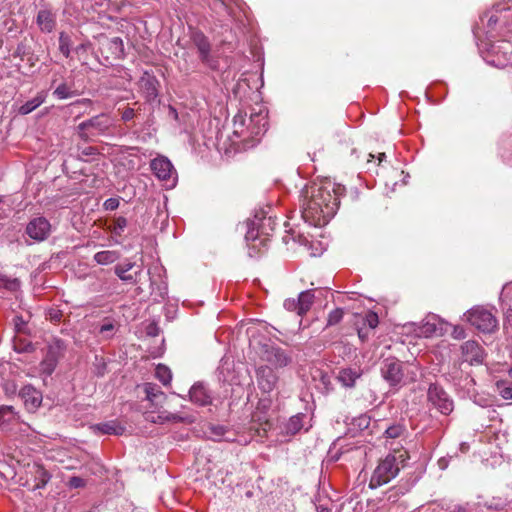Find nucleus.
I'll use <instances>...</instances> for the list:
<instances>
[{
  "mask_svg": "<svg viewBox=\"0 0 512 512\" xmlns=\"http://www.w3.org/2000/svg\"><path fill=\"white\" fill-rule=\"evenodd\" d=\"M344 187L329 180L313 183L303 192L302 218L307 224H328L335 216Z\"/></svg>",
  "mask_w": 512,
  "mask_h": 512,
  "instance_id": "obj_1",
  "label": "nucleus"
},
{
  "mask_svg": "<svg viewBox=\"0 0 512 512\" xmlns=\"http://www.w3.org/2000/svg\"><path fill=\"white\" fill-rule=\"evenodd\" d=\"M418 370L417 364L403 362L396 357H387L382 360L380 365L381 377L394 391L416 382Z\"/></svg>",
  "mask_w": 512,
  "mask_h": 512,
  "instance_id": "obj_2",
  "label": "nucleus"
},
{
  "mask_svg": "<svg viewBox=\"0 0 512 512\" xmlns=\"http://www.w3.org/2000/svg\"><path fill=\"white\" fill-rule=\"evenodd\" d=\"M409 459V453L405 449H394L393 452L388 453L379 460L370 478L369 487L375 489L389 483L407 467Z\"/></svg>",
  "mask_w": 512,
  "mask_h": 512,
  "instance_id": "obj_3",
  "label": "nucleus"
},
{
  "mask_svg": "<svg viewBox=\"0 0 512 512\" xmlns=\"http://www.w3.org/2000/svg\"><path fill=\"white\" fill-rule=\"evenodd\" d=\"M506 29L508 33L512 34V5L498 6L495 13H492L487 21L486 37L488 41L496 38L498 35L505 36L500 31Z\"/></svg>",
  "mask_w": 512,
  "mask_h": 512,
  "instance_id": "obj_4",
  "label": "nucleus"
},
{
  "mask_svg": "<svg viewBox=\"0 0 512 512\" xmlns=\"http://www.w3.org/2000/svg\"><path fill=\"white\" fill-rule=\"evenodd\" d=\"M150 169L166 189H173L176 186L178 175L172 162L167 157L159 155L152 159Z\"/></svg>",
  "mask_w": 512,
  "mask_h": 512,
  "instance_id": "obj_5",
  "label": "nucleus"
},
{
  "mask_svg": "<svg viewBox=\"0 0 512 512\" xmlns=\"http://www.w3.org/2000/svg\"><path fill=\"white\" fill-rule=\"evenodd\" d=\"M113 118L106 113L96 115L78 125L79 135L82 139L91 136L104 135L113 126Z\"/></svg>",
  "mask_w": 512,
  "mask_h": 512,
  "instance_id": "obj_6",
  "label": "nucleus"
},
{
  "mask_svg": "<svg viewBox=\"0 0 512 512\" xmlns=\"http://www.w3.org/2000/svg\"><path fill=\"white\" fill-rule=\"evenodd\" d=\"M467 321L484 333H490L497 327V319L487 309L477 306L470 309L466 314Z\"/></svg>",
  "mask_w": 512,
  "mask_h": 512,
  "instance_id": "obj_7",
  "label": "nucleus"
},
{
  "mask_svg": "<svg viewBox=\"0 0 512 512\" xmlns=\"http://www.w3.org/2000/svg\"><path fill=\"white\" fill-rule=\"evenodd\" d=\"M427 398L428 402L443 415H449L454 409L453 400L443 387L436 383L429 386Z\"/></svg>",
  "mask_w": 512,
  "mask_h": 512,
  "instance_id": "obj_8",
  "label": "nucleus"
},
{
  "mask_svg": "<svg viewBox=\"0 0 512 512\" xmlns=\"http://www.w3.org/2000/svg\"><path fill=\"white\" fill-rule=\"evenodd\" d=\"M233 137L231 139V150L236 152L249 146L246 142L251 139V135L246 124V116L241 112L233 118Z\"/></svg>",
  "mask_w": 512,
  "mask_h": 512,
  "instance_id": "obj_9",
  "label": "nucleus"
},
{
  "mask_svg": "<svg viewBox=\"0 0 512 512\" xmlns=\"http://www.w3.org/2000/svg\"><path fill=\"white\" fill-rule=\"evenodd\" d=\"M193 45L198 51L200 61L211 69L218 66L217 59L211 53V44L208 38L199 30H195L191 34Z\"/></svg>",
  "mask_w": 512,
  "mask_h": 512,
  "instance_id": "obj_10",
  "label": "nucleus"
},
{
  "mask_svg": "<svg viewBox=\"0 0 512 512\" xmlns=\"http://www.w3.org/2000/svg\"><path fill=\"white\" fill-rule=\"evenodd\" d=\"M268 228L273 230L272 226H248V230L245 234V240L249 249L261 252L262 248H265L268 242V234L264 233V229Z\"/></svg>",
  "mask_w": 512,
  "mask_h": 512,
  "instance_id": "obj_11",
  "label": "nucleus"
},
{
  "mask_svg": "<svg viewBox=\"0 0 512 512\" xmlns=\"http://www.w3.org/2000/svg\"><path fill=\"white\" fill-rule=\"evenodd\" d=\"M462 360L470 365H479L484 362L485 351L483 347L474 340H469L461 345Z\"/></svg>",
  "mask_w": 512,
  "mask_h": 512,
  "instance_id": "obj_12",
  "label": "nucleus"
},
{
  "mask_svg": "<svg viewBox=\"0 0 512 512\" xmlns=\"http://www.w3.org/2000/svg\"><path fill=\"white\" fill-rule=\"evenodd\" d=\"M256 380L258 388L263 393H270L277 386L278 375L271 367L262 365L256 369Z\"/></svg>",
  "mask_w": 512,
  "mask_h": 512,
  "instance_id": "obj_13",
  "label": "nucleus"
},
{
  "mask_svg": "<svg viewBox=\"0 0 512 512\" xmlns=\"http://www.w3.org/2000/svg\"><path fill=\"white\" fill-rule=\"evenodd\" d=\"M158 86L159 82L157 78L148 72H144L138 82L139 92L147 102H152L157 99L159 94Z\"/></svg>",
  "mask_w": 512,
  "mask_h": 512,
  "instance_id": "obj_14",
  "label": "nucleus"
},
{
  "mask_svg": "<svg viewBox=\"0 0 512 512\" xmlns=\"http://www.w3.org/2000/svg\"><path fill=\"white\" fill-rule=\"evenodd\" d=\"M264 359L276 368L286 367L292 361V357L287 351L273 345L265 347Z\"/></svg>",
  "mask_w": 512,
  "mask_h": 512,
  "instance_id": "obj_15",
  "label": "nucleus"
},
{
  "mask_svg": "<svg viewBox=\"0 0 512 512\" xmlns=\"http://www.w3.org/2000/svg\"><path fill=\"white\" fill-rule=\"evenodd\" d=\"M19 396L24 401L25 407L29 411H34L42 403V393L36 390L32 385H25L19 391Z\"/></svg>",
  "mask_w": 512,
  "mask_h": 512,
  "instance_id": "obj_16",
  "label": "nucleus"
},
{
  "mask_svg": "<svg viewBox=\"0 0 512 512\" xmlns=\"http://www.w3.org/2000/svg\"><path fill=\"white\" fill-rule=\"evenodd\" d=\"M268 121L267 114L263 111L252 113L249 117V131L251 140L264 134L267 131Z\"/></svg>",
  "mask_w": 512,
  "mask_h": 512,
  "instance_id": "obj_17",
  "label": "nucleus"
},
{
  "mask_svg": "<svg viewBox=\"0 0 512 512\" xmlns=\"http://www.w3.org/2000/svg\"><path fill=\"white\" fill-rule=\"evenodd\" d=\"M362 374L360 367H346L339 370L337 379L344 387L353 388Z\"/></svg>",
  "mask_w": 512,
  "mask_h": 512,
  "instance_id": "obj_18",
  "label": "nucleus"
},
{
  "mask_svg": "<svg viewBox=\"0 0 512 512\" xmlns=\"http://www.w3.org/2000/svg\"><path fill=\"white\" fill-rule=\"evenodd\" d=\"M189 395L190 400L199 406H207L212 403L210 393L201 383L194 384L189 391Z\"/></svg>",
  "mask_w": 512,
  "mask_h": 512,
  "instance_id": "obj_19",
  "label": "nucleus"
},
{
  "mask_svg": "<svg viewBox=\"0 0 512 512\" xmlns=\"http://www.w3.org/2000/svg\"><path fill=\"white\" fill-rule=\"evenodd\" d=\"M36 23L44 33H51L56 26V15L48 9L38 11Z\"/></svg>",
  "mask_w": 512,
  "mask_h": 512,
  "instance_id": "obj_20",
  "label": "nucleus"
},
{
  "mask_svg": "<svg viewBox=\"0 0 512 512\" xmlns=\"http://www.w3.org/2000/svg\"><path fill=\"white\" fill-rule=\"evenodd\" d=\"M92 429L101 435H122L125 432V427L117 420L95 424Z\"/></svg>",
  "mask_w": 512,
  "mask_h": 512,
  "instance_id": "obj_21",
  "label": "nucleus"
},
{
  "mask_svg": "<svg viewBox=\"0 0 512 512\" xmlns=\"http://www.w3.org/2000/svg\"><path fill=\"white\" fill-rule=\"evenodd\" d=\"M147 420L155 424H164L166 422L173 423H190L192 420L188 416H181L176 413H170L168 411H162L158 415L148 416Z\"/></svg>",
  "mask_w": 512,
  "mask_h": 512,
  "instance_id": "obj_22",
  "label": "nucleus"
},
{
  "mask_svg": "<svg viewBox=\"0 0 512 512\" xmlns=\"http://www.w3.org/2000/svg\"><path fill=\"white\" fill-rule=\"evenodd\" d=\"M417 482V478H414L411 481H407L403 484H399L397 486H394L390 488L385 493V498L390 503H396L400 496L405 495L407 492L410 491V489L414 486V484Z\"/></svg>",
  "mask_w": 512,
  "mask_h": 512,
  "instance_id": "obj_23",
  "label": "nucleus"
},
{
  "mask_svg": "<svg viewBox=\"0 0 512 512\" xmlns=\"http://www.w3.org/2000/svg\"><path fill=\"white\" fill-rule=\"evenodd\" d=\"M65 351V342L61 339H54L51 343L48 344L44 357L58 364L59 360L64 356Z\"/></svg>",
  "mask_w": 512,
  "mask_h": 512,
  "instance_id": "obj_24",
  "label": "nucleus"
},
{
  "mask_svg": "<svg viewBox=\"0 0 512 512\" xmlns=\"http://www.w3.org/2000/svg\"><path fill=\"white\" fill-rule=\"evenodd\" d=\"M407 428L401 422H395L388 427L383 432V438L385 439V443H388L389 439H401L407 436Z\"/></svg>",
  "mask_w": 512,
  "mask_h": 512,
  "instance_id": "obj_25",
  "label": "nucleus"
},
{
  "mask_svg": "<svg viewBox=\"0 0 512 512\" xmlns=\"http://www.w3.org/2000/svg\"><path fill=\"white\" fill-rule=\"evenodd\" d=\"M34 485L32 490L42 489L51 479V474L40 464L33 466Z\"/></svg>",
  "mask_w": 512,
  "mask_h": 512,
  "instance_id": "obj_26",
  "label": "nucleus"
},
{
  "mask_svg": "<svg viewBox=\"0 0 512 512\" xmlns=\"http://www.w3.org/2000/svg\"><path fill=\"white\" fill-rule=\"evenodd\" d=\"M306 415L304 413H298L289 418L284 425V433L288 436L296 435L300 432L304 426V419Z\"/></svg>",
  "mask_w": 512,
  "mask_h": 512,
  "instance_id": "obj_27",
  "label": "nucleus"
},
{
  "mask_svg": "<svg viewBox=\"0 0 512 512\" xmlns=\"http://www.w3.org/2000/svg\"><path fill=\"white\" fill-rule=\"evenodd\" d=\"M18 413L13 406L2 405L0 406V429H6L14 424L17 420Z\"/></svg>",
  "mask_w": 512,
  "mask_h": 512,
  "instance_id": "obj_28",
  "label": "nucleus"
},
{
  "mask_svg": "<svg viewBox=\"0 0 512 512\" xmlns=\"http://www.w3.org/2000/svg\"><path fill=\"white\" fill-rule=\"evenodd\" d=\"M315 295L313 290H306L299 294L297 298L298 315H305L314 303Z\"/></svg>",
  "mask_w": 512,
  "mask_h": 512,
  "instance_id": "obj_29",
  "label": "nucleus"
},
{
  "mask_svg": "<svg viewBox=\"0 0 512 512\" xmlns=\"http://www.w3.org/2000/svg\"><path fill=\"white\" fill-rule=\"evenodd\" d=\"M208 433H209L208 438L215 442H219V441L231 442L234 440L233 438H231L228 435L230 433V431L223 425L210 424L208 426Z\"/></svg>",
  "mask_w": 512,
  "mask_h": 512,
  "instance_id": "obj_30",
  "label": "nucleus"
},
{
  "mask_svg": "<svg viewBox=\"0 0 512 512\" xmlns=\"http://www.w3.org/2000/svg\"><path fill=\"white\" fill-rule=\"evenodd\" d=\"M51 226H26L25 233L29 236L33 241H43L45 240L51 233Z\"/></svg>",
  "mask_w": 512,
  "mask_h": 512,
  "instance_id": "obj_31",
  "label": "nucleus"
},
{
  "mask_svg": "<svg viewBox=\"0 0 512 512\" xmlns=\"http://www.w3.org/2000/svg\"><path fill=\"white\" fill-rule=\"evenodd\" d=\"M46 99V94L44 92H39L34 98L26 101L19 108V113L22 115H27L38 108L42 103H44Z\"/></svg>",
  "mask_w": 512,
  "mask_h": 512,
  "instance_id": "obj_32",
  "label": "nucleus"
},
{
  "mask_svg": "<svg viewBox=\"0 0 512 512\" xmlns=\"http://www.w3.org/2000/svg\"><path fill=\"white\" fill-rule=\"evenodd\" d=\"M120 258V253L115 250H104L94 255V260L99 265L112 264Z\"/></svg>",
  "mask_w": 512,
  "mask_h": 512,
  "instance_id": "obj_33",
  "label": "nucleus"
},
{
  "mask_svg": "<svg viewBox=\"0 0 512 512\" xmlns=\"http://www.w3.org/2000/svg\"><path fill=\"white\" fill-rule=\"evenodd\" d=\"M134 267V263L127 262L123 264H117L114 267L115 274L124 282L133 283L135 282V278L132 274H127Z\"/></svg>",
  "mask_w": 512,
  "mask_h": 512,
  "instance_id": "obj_34",
  "label": "nucleus"
},
{
  "mask_svg": "<svg viewBox=\"0 0 512 512\" xmlns=\"http://www.w3.org/2000/svg\"><path fill=\"white\" fill-rule=\"evenodd\" d=\"M144 392L146 393L147 400H149L152 404L157 403L158 398L165 397V394L162 392L160 387L154 383H145Z\"/></svg>",
  "mask_w": 512,
  "mask_h": 512,
  "instance_id": "obj_35",
  "label": "nucleus"
},
{
  "mask_svg": "<svg viewBox=\"0 0 512 512\" xmlns=\"http://www.w3.org/2000/svg\"><path fill=\"white\" fill-rule=\"evenodd\" d=\"M272 208L267 206L264 208H259L255 210L253 219H248L246 224H262L263 221L268 219L269 221L272 220L273 216L271 214Z\"/></svg>",
  "mask_w": 512,
  "mask_h": 512,
  "instance_id": "obj_36",
  "label": "nucleus"
},
{
  "mask_svg": "<svg viewBox=\"0 0 512 512\" xmlns=\"http://www.w3.org/2000/svg\"><path fill=\"white\" fill-rule=\"evenodd\" d=\"M437 331V323L434 316L423 321L421 326L419 327L420 335L424 337H431Z\"/></svg>",
  "mask_w": 512,
  "mask_h": 512,
  "instance_id": "obj_37",
  "label": "nucleus"
},
{
  "mask_svg": "<svg viewBox=\"0 0 512 512\" xmlns=\"http://www.w3.org/2000/svg\"><path fill=\"white\" fill-rule=\"evenodd\" d=\"M155 376L163 385L170 384L172 379L171 370L164 364L157 365L155 369Z\"/></svg>",
  "mask_w": 512,
  "mask_h": 512,
  "instance_id": "obj_38",
  "label": "nucleus"
},
{
  "mask_svg": "<svg viewBox=\"0 0 512 512\" xmlns=\"http://www.w3.org/2000/svg\"><path fill=\"white\" fill-rule=\"evenodd\" d=\"M53 95L60 100L68 99L76 95L75 91L71 89L70 86H68L65 83L60 84L56 87V89L53 91Z\"/></svg>",
  "mask_w": 512,
  "mask_h": 512,
  "instance_id": "obj_39",
  "label": "nucleus"
},
{
  "mask_svg": "<svg viewBox=\"0 0 512 512\" xmlns=\"http://www.w3.org/2000/svg\"><path fill=\"white\" fill-rule=\"evenodd\" d=\"M252 421L254 423H258L260 428L264 431H267L272 427V423L268 417V415L259 413V411H254L252 413Z\"/></svg>",
  "mask_w": 512,
  "mask_h": 512,
  "instance_id": "obj_40",
  "label": "nucleus"
},
{
  "mask_svg": "<svg viewBox=\"0 0 512 512\" xmlns=\"http://www.w3.org/2000/svg\"><path fill=\"white\" fill-rule=\"evenodd\" d=\"M71 38L68 34L65 32H60L59 34V50L65 56L68 58L70 56L71 50Z\"/></svg>",
  "mask_w": 512,
  "mask_h": 512,
  "instance_id": "obj_41",
  "label": "nucleus"
},
{
  "mask_svg": "<svg viewBox=\"0 0 512 512\" xmlns=\"http://www.w3.org/2000/svg\"><path fill=\"white\" fill-rule=\"evenodd\" d=\"M496 386L502 398L512 400V382L498 381Z\"/></svg>",
  "mask_w": 512,
  "mask_h": 512,
  "instance_id": "obj_42",
  "label": "nucleus"
},
{
  "mask_svg": "<svg viewBox=\"0 0 512 512\" xmlns=\"http://www.w3.org/2000/svg\"><path fill=\"white\" fill-rule=\"evenodd\" d=\"M13 347L18 353H29L34 351L33 344L26 339H15Z\"/></svg>",
  "mask_w": 512,
  "mask_h": 512,
  "instance_id": "obj_43",
  "label": "nucleus"
},
{
  "mask_svg": "<svg viewBox=\"0 0 512 512\" xmlns=\"http://www.w3.org/2000/svg\"><path fill=\"white\" fill-rule=\"evenodd\" d=\"M379 324V317L377 313L368 311L363 317V326L374 330Z\"/></svg>",
  "mask_w": 512,
  "mask_h": 512,
  "instance_id": "obj_44",
  "label": "nucleus"
},
{
  "mask_svg": "<svg viewBox=\"0 0 512 512\" xmlns=\"http://www.w3.org/2000/svg\"><path fill=\"white\" fill-rule=\"evenodd\" d=\"M344 316V310L342 308H336L332 310L327 317V326H334L340 323Z\"/></svg>",
  "mask_w": 512,
  "mask_h": 512,
  "instance_id": "obj_45",
  "label": "nucleus"
},
{
  "mask_svg": "<svg viewBox=\"0 0 512 512\" xmlns=\"http://www.w3.org/2000/svg\"><path fill=\"white\" fill-rule=\"evenodd\" d=\"M58 364L53 362L52 360H48L47 358H43L40 362L39 369L41 374L45 376H50L55 371Z\"/></svg>",
  "mask_w": 512,
  "mask_h": 512,
  "instance_id": "obj_46",
  "label": "nucleus"
},
{
  "mask_svg": "<svg viewBox=\"0 0 512 512\" xmlns=\"http://www.w3.org/2000/svg\"><path fill=\"white\" fill-rule=\"evenodd\" d=\"M507 504L508 503H507L506 499L493 498L491 501L487 502L485 504V506L488 509H493V510H496V511H501V510L506 508Z\"/></svg>",
  "mask_w": 512,
  "mask_h": 512,
  "instance_id": "obj_47",
  "label": "nucleus"
},
{
  "mask_svg": "<svg viewBox=\"0 0 512 512\" xmlns=\"http://www.w3.org/2000/svg\"><path fill=\"white\" fill-rule=\"evenodd\" d=\"M0 286L4 287L5 289L14 291L19 287V281L18 279H8L5 276H0Z\"/></svg>",
  "mask_w": 512,
  "mask_h": 512,
  "instance_id": "obj_48",
  "label": "nucleus"
},
{
  "mask_svg": "<svg viewBox=\"0 0 512 512\" xmlns=\"http://www.w3.org/2000/svg\"><path fill=\"white\" fill-rule=\"evenodd\" d=\"M272 405V401L270 398H262L258 401L255 411H259V413L266 414L270 410Z\"/></svg>",
  "mask_w": 512,
  "mask_h": 512,
  "instance_id": "obj_49",
  "label": "nucleus"
},
{
  "mask_svg": "<svg viewBox=\"0 0 512 512\" xmlns=\"http://www.w3.org/2000/svg\"><path fill=\"white\" fill-rule=\"evenodd\" d=\"M114 329V323L112 321L107 320L100 326L99 332L103 336L110 338L113 334Z\"/></svg>",
  "mask_w": 512,
  "mask_h": 512,
  "instance_id": "obj_50",
  "label": "nucleus"
},
{
  "mask_svg": "<svg viewBox=\"0 0 512 512\" xmlns=\"http://www.w3.org/2000/svg\"><path fill=\"white\" fill-rule=\"evenodd\" d=\"M68 485L73 489L83 488L86 485V481L81 477L73 476L69 479Z\"/></svg>",
  "mask_w": 512,
  "mask_h": 512,
  "instance_id": "obj_51",
  "label": "nucleus"
},
{
  "mask_svg": "<svg viewBox=\"0 0 512 512\" xmlns=\"http://www.w3.org/2000/svg\"><path fill=\"white\" fill-rule=\"evenodd\" d=\"M11 200L10 198L6 196H0V217L2 214H4L7 210H11Z\"/></svg>",
  "mask_w": 512,
  "mask_h": 512,
  "instance_id": "obj_52",
  "label": "nucleus"
},
{
  "mask_svg": "<svg viewBox=\"0 0 512 512\" xmlns=\"http://www.w3.org/2000/svg\"><path fill=\"white\" fill-rule=\"evenodd\" d=\"M105 210L113 211L119 206V198H109L103 204Z\"/></svg>",
  "mask_w": 512,
  "mask_h": 512,
  "instance_id": "obj_53",
  "label": "nucleus"
},
{
  "mask_svg": "<svg viewBox=\"0 0 512 512\" xmlns=\"http://www.w3.org/2000/svg\"><path fill=\"white\" fill-rule=\"evenodd\" d=\"M284 308L288 311L296 312L298 314V303L297 299H286L284 301Z\"/></svg>",
  "mask_w": 512,
  "mask_h": 512,
  "instance_id": "obj_54",
  "label": "nucleus"
},
{
  "mask_svg": "<svg viewBox=\"0 0 512 512\" xmlns=\"http://www.w3.org/2000/svg\"><path fill=\"white\" fill-rule=\"evenodd\" d=\"M371 331H372L371 329L366 328L364 326L359 327L357 330L359 339L362 342L368 341V339L370 338Z\"/></svg>",
  "mask_w": 512,
  "mask_h": 512,
  "instance_id": "obj_55",
  "label": "nucleus"
},
{
  "mask_svg": "<svg viewBox=\"0 0 512 512\" xmlns=\"http://www.w3.org/2000/svg\"><path fill=\"white\" fill-rule=\"evenodd\" d=\"M504 327L508 332H512V309H508L505 313Z\"/></svg>",
  "mask_w": 512,
  "mask_h": 512,
  "instance_id": "obj_56",
  "label": "nucleus"
},
{
  "mask_svg": "<svg viewBox=\"0 0 512 512\" xmlns=\"http://www.w3.org/2000/svg\"><path fill=\"white\" fill-rule=\"evenodd\" d=\"M125 226H113V230L111 231V236L114 239L116 243H120V240L118 237L121 236L122 232L124 231Z\"/></svg>",
  "mask_w": 512,
  "mask_h": 512,
  "instance_id": "obj_57",
  "label": "nucleus"
},
{
  "mask_svg": "<svg viewBox=\"0 0 512 512\" xmlns=\"http://www.w3.org/2000/svg\"><path fill=\"white\" fill-rule=\"evenodd\" d=\"M14 325L17 332H22L25 326V321L22 316H15L14 319Z\"/></svg>",
  "mask_w": 512,
  "mask_h": 512,
  "instance_id": "obj_58",
  "label": "nucleus"
},
{
  "mask_svg": "<svg viewBox=\"0 0 512 512\" xmlns=\"http://www.w3.org/2000/svg\"><path fill=\"white\" fill-rule=\"evenodd\" d=\"M4 392L7 396L14 395L17 391V386L14 383H5L3 385Z\"/></svg>",
  "mask_w": 512,
  "mask_h": 512,
  "instance_id": "obj_59",
  "label": "nucleus"
},
{
  "mask_svg": "<svg viewBox=\"0 0 512 512\" xmlns=\"http://www.w3.org/2000/svg\"><path fill=\"white\" fill-rule=\"evenodd\" d=\"M61 317H62L61 311L55 310V309L50 310V312H49V319L52 322H55V323L60 322Z\"/></svg>",
  "mask_w": 512,
  "mask_h": 512,
  "instance_id": "obj_60",
  "label": "nucleus"
},
{
  "mask_svg": "<svg viewBox=\"0 0 512 512\" xmlns=\"http://www.w3.org/2000/svg\"><path fill=\"white\" fill-rule=\"evenodd\" d=\"M134 116H135L134 110L132 108H127L122 113V120L127 122V121L132 120L134 118Z\"/></svg>",
  "mask_w": 512,
  "mask_h": 512,
  "instance_id": "obj_61",
  "label": "nucleus"
},
{
  "mask_svg": "<svg viewBox=\"0 0 512 512\" xmlns=\"http://www.w3.org/2000/svg\"><path fill=\"white\" fill-rule=\"evenodd\" d=\"M453 336L456 339H461L465 337V332L462 327H455L453 331Z\"/></svg>",
  "mask_w": 512,
  "mask_h": 512,
  "instance_id": "obj_62",
  "label": "nucleus"
},
{
  "mask_svg": "<svg viewBox=\"0 0 512 512\" xmlns=\"http://www.w3.org/2000/svg\"><path fill=\"white\" fill-rule=\"evenodd\" d=\"M158 327L156 324H151L147 327V334L149 336H157L158 335Z\"/></svg>",
  "mask_w": 512,
  "mask_h": 512,
  "instance_id": "obj_63",
  "label": "nucleus"
},
{
  "mask_svg": "<svg viewBox=\"0 0 512 512\" xmlns=\"http://www.w3.org/2000/svg\"><path fill=\"white\" fill-rule=\"evenodd\" d=\"M449 512H469V509L466 505H457Z\"/></svg>",
  "mask_w": 512,
  "mask_h": 512,
  "instance_id": "obj_64",
  "label": "nucleus"
}]
</instances>
